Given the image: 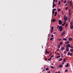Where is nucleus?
Here are the masks:
<instances>
[{"mask_svg": "<svg viewBox=\"0 0 73 73\" xmlns=\"http://www.w3.org/2000/svg\"><path fill=\"white\" fill-rule=\"evenodd\" d=\"M69 15H70V12H69Z\"/></svg>", "mask_w": 73, "mask_h": 73, "instance_id": "obj_59", "label": "nucleus"}, {"mask_svg": "<svg viewBox=\"0 0 73 73\" xmlns=\"http://www.w3.org/2000/svg\"><path fill=\"white\" fill-rule=\"evenodd\" d=\"M64 40V41H66V38H64L63 39Z\"/></svg>", "mask_w": 73, "mask_h": 73, "instance_id": "obj_32", "label": "nucleus"}, {"mask_svg": "<svg viewBox=\"0 0 73 73\" xmlns=\"http://www.w3.org/2000/svg\"><path fill=\"white\" fill-rule=\"evenodd\" d=\"M58 73H61V72H60V71H59L58 72Z\"/></svg>", "mask_w": 73, "mask_h": 73, "instance_id": "obj_64", "label": "nucleus"}, {"mask_svg": "<svg viewBox=\"0 0 73 73\" xmlns=\"http://www.w3.org/2000/svg\"><path fill=\"white\" fill-rule=\"evenodd\" d=\"M58 23L59 25H61V24H62V21L60 20L58 21Z\"/></svg>", "mask_w": 73, "mask_h": 73, "instance_id": "obj_2", "label": "nucleus"}, {"mask_svg": "<svg viewBox=\"0 0 73 73\" xmlns=\"http://www.w3.org/2000/svg\"><path fill=\"white\" fill-rule=\"evenodd\" d=\"M53 38H51L50 39V40H53Z\"/></svg>", "mask_w": 73, "mask_h": 73, "instance_id": "obj_38", "label": "nucleus"}, {"mask_svg": "<svg viewBox=\"0 0 73 73\" xmlns=\"http://www.w3.org/2000/svg\"><path fill=\"white\" fill-rule=\"evenodd\" d=\"M45 52L46 53H47L48 52V51H47V50H46Z\"/></svg>", "mask_w": 73, "mask_h": 73, "instance_id": "obj_42", "label": "nucleus"}, {"mask_svg": "<svg viewBox=\"0 0 73 73\" xmlns=\"http://www.w3.org/2000/svg\"><path fill=\"white\" fill-rule=\"evenodd\" d=\"M70 19H69V21H68L69 23V22H70Z\"/></svg>", "mask_w": 73, "mask_h": 73, "instance_id": "obj_46", "label": "nucleus"}, {"mask_svg": "<svg viewBox=\"0 0 73 73\" xmlns=\"http://www.w3.org/2000/svg\"><path fill=\"white\" fill-rule=\"evenodd\" d=\"M70 5L72 6V2L71 1H70Z\"/></svg>", "mask_w": 73, "mask_h": 73, "instance_id": "obj_8", "label": "nucleus"}, {"mask_svg": "<svg viewBox=\"0 0 73 73\" xmlns=\"http://www.w3.org/2000/svg\"><path fill=\"white\" fill-rule=\"evenodd\" d=\"M63 34H64V35H65V31H64L63 32Z\"/></svg>", "mask_w": 73, "mask_h": 73, "instance_id": "obj_45", "label": "nucleus"}, {"mask_svg": "<svg viewBox=\"0 0 73 73\" xmlns=\"http://www.w3.org/2000/svg\"><path fill=\"white\" fill-rule=\"evenodd\" d=\"M52 17H53V15H54V11H53V9H52Z\"/></svg>", "mask_w": 73, "mask_h": 73, "instance_id": "obj_9", "label": "nucleus"}, {"mask_svg": "<svg viewBox=\"0 0 73 73\" xmlns=\"http://www.w3.org/2000/svg\"><path fill=\"white\" fill-rule=\"evenodd\" d=\"M70 52H73V49H70Z\"/></svg>", "mask_w": 73, "mask_h": 73, "instance_id": "obj_18", "label": "nucleus"}, {"mask_svg": "<svg viewBox=\"0 0 73 73\" xmlns=\"http://www.w3.org/2000/svg\"><path fill=\"white\" fill-rule=\"evenodd\" d=\"M65 6H67V4H66L65 5Z\"/></svg>", "mask_w": 73, "mask_h": 73, "instance_id": "obj_62", "label": "nucleus"}, {"mask_svg": "<svg viewBox=\"0 0 73 73\" xmlns=\"http://www.w3.org/2000/svg\"><path fill=\"white\" fill-rule=\"evenodd\" d=\"M50 59H49V58L48 59V61H50Z\"/></svg>", "mask_w": 73, "mask_h": 73, "instance_id": "obj_63", "label": "nucleus"}, {"mask_svg": "<svg viewBox=\"0 0 73 73\" xmlns=\"http://www.w3.org/2000/svg\"><path fill=\"white\" fill-rule=\"evenodd\" d=\"M70 47L71 49H73V46H71Z\"/></svg>", "mask_w": 73, "mask_h": 73, "instance_id": "obj_28", "label": "nucleus"}, {"mask_svg": "<svg viewBox=\"0 0 73 73\" xmlns=\"http://www.w3.org/2000/svg\"><path fill=\"white\" fill-rule=\"evenodd\" d=\"M48 53H49V51L47 52V54H48Z\"/></svg>", "mask_w": 73, "mask_h": 73, "instance_id": "obj_55", "label": "nucleus"}, {"mask_svg": "<svg viewBox=\"0 0 73 73\" xmlns=\"http://www.w3.org/2000/svg\"><path fill=\"white\" fill-rule=\"evenodd\" d=\"M53 57V56H50V57H51V58H52V57Z\"/></svg>", "mask_w": 73, "mask_h": 73, "instance_id": "obj_47", "label": "nucleus"}, {"mask_svg": "<svg viewBox=\"0 0 73 73\" xmlns=\"http://www.w3.org/2000/svg\"><path fill=\"white\" fill-rule=\"evenodd\" d=\"M68 7H66V10H67V9H68Z\"/></svg>", "mask_w": 73, "mask_h": 73, "instance_id": "obj_35", "label": "nucleus"}, {"mask_svg": "<svg viewBox=\"0 0 73 73\" xmlns=\"http://www.w3.org/2000/svg\"><path fill=\"white\" fill-rule=\"evenodd\" d=\"M53 5H54V7H56V4H53Z\"/></svg>", "mask_w": 73, "mask_h": 73, "instance_id": "obj_43", "label": "nucleus"}, {"mask_svg": "<svg viewBox=\"0 0 73 73\" xmlns=\"http://www.w3.org/2000/svg\"><path fill=\"white\" fill-rule=\"evenodd\" d=\"M66 21H65L64 22V23L62 25V26H64V25H65L66 23Z\"/></svg>", "mask_w": 73, "mask_h": 73, "instance_id": "obj_7", "label": "nucleus"}, {"mask_svg": "<svg viewBox=\"0 0 73 73\" xmlns=\"http://www.w3.org/2000/svg\"><path fill=\"white\" fill-rule=\"evenodd\" d=\"M57 29H58L60 32H62L63 31V27L60 26H58L57 27Z\"/></svg>", "mask_w": 73, "mask_h": 73, "instance_id": "obj_1", "label": "nucleus"}, {"mask_svg": "<svg viewBox=\"0 0 73 73\" xmlns=\"http://www.w3.org/2000/svg\"><path fill=\"white\" fill-rule=\"evenodd\" d=\"M64 35V33H62L61 34V36H63Z\"/></svg>", "mask_w": 73, "mask_h": 73, "instance_id": "obj_51", "label": "nucleus"}, {"mask_svg": "<svg viewBox=\"0 0 73 73\" xmlns=\"http://www.w3.org/2000/svg\"><path fill=\"white\" fill-rule=\"evenodd\" d=\"M54 5H52V8H54Z\"/></svg>", "mask_w": 73, "mask_h": 73, "instance_id": "obj_58", "label": "nucleus"}, {"mask_svg": "<svg viewBox=\"0 0 73 73\" xmlns=\"http://www.w3.org/2000/svg\"><path fill=\"white\" fill-rule=\"evenodd\" d=\"M69 48H68V47L67 46L66 49V51L67 52H69Z\"/></svg>", "mask_w": 73, "mask_h": 73, "instance_id": "obj_5", "label": "nucleus"}, {"mask_svg": "<svg viewBox=\"0 0 73 73\" xmlns=\"http://www.w3.org/2000/svg\"><path fill=\"white\" fill-rule=\"evenodd\" d=\"M68 55H69L70 56H72L73 54H72V53H71L70 52H68Z\"/></svg>", "mask_w": 73, "mask_h": 73, "instance_id": "obj_6", "label": "nucleus"}, {"mask_svg": "<svg viewBox=\"0 0 73 73\" xmlns=\"http://www.w3.org/2000/svg\"><path fill=\"white\" fill-rule=\"evenodd\" d=\"M67 19H68V17H66V16L64 17V20L65 21H67Z\"/></svg>", "mask_w": 73, "mask_h": 73, "instance_id": "obj_3", "label": "nucleus"}, {"mask_svg": "<svg viewBox=\"0 0 73 73\" xmlns=\"http://www.w3.org/2000/svg\"><path fill=\"white\" fill-rule=\"evenodd\" d=\"M71 46V45L69 44H68L66 46V47H68V48H70Z\"/></svg>", "mask_w": 73, "mask_h": 73, "instance_id": "obj_4", "label": "nucleus"}, {"mask_svg": "<svg viewBox=\"0 0 73 73\" xmlns=\"http://www.w3.org/2000/svg\"><path fill=\"white\" fill-rule=\"evenodd\" d=\"M64 54H66V52L64 51Z\"/></svg>", "mask_w": 73, "mask_h": 73, "instance_id": "obj_23", "label": "nucleus"}, {"mask_svg": "<svg viewBox=\"0 0 73 73\" xmlns=\"http://www.w3.org/2000/svg\"><path fill=\"white\" fill-rule=\"evenodd\" d=\"M53 4H54V1H53V2L52 3Z\"/></svg>", "mask_w": 73, "mask_h": 73, "instance_id": "obj_53", "label": "nucleus"}, {"mask_svg": "<svg viewBox=\"0 0 73 73\" xmlns=\"http://www.w3.org/2000/svg\"><path fill=\"white\" fill-rule=\"evenodd\" d=\"M63 62H66V59H65V58H64L63 60Z\"/></svg>", "mask_w": 73, "mask_h": 73, "instance_id": "obj_13", "label": "nucleus"}, {"mask_svg": "<svg viewBox=\"0 0 73 73\" xmlns=\"http://www.w3.org/2000/svg\"><path fill=\"white\" fill-rule=\"evenodd\" d=\"M68 23H66V26H65L66 28V27H67V25H68Z\"/></svg>", "mask_w": 73, "mask_h": 73, "instance_id": "obj_26", "label": "nucleus"}, {"mask_svg": "<svg viewBox=\"0 0 73 73\" xmlns=\"http://www.w3.org/2000/svg\"><path fill=\"white\" fill-rule=\"evenodd\" d=\"M70 11H71V9H70L69 10V12H70Z\"/></svg>", "mask_w": 73, "mask_h": 73, "instance_id": "obj_30", "label": "nucleus"}, {"mask_svg": "<svg viewBox=\"0 0 73 73\" xmlns=\"http://www.w3.org/2000/svg\"><path fill=\"white\" fill-rule=\"evenodd\" d=\"M61 38L59 40V41H61Z\"/></svg>", "mask_w": 73, "mask_h": 73, "instance_id": "obj_54", "label": "nucleus"}, {"mask_svg": "<svg viewBox=\"0 0 73 73\" xmlns=\"http://www.w3.org/2000/svg\"><path fill=\"white\" fill-rule=\"evenodd\" d=\"M63 66H62V64H60L59 66V67H60V68H62Z\"/></svg>", "mask_w": 73, "mask_h": 73, "instance_id": "obj_12", "label": "nucleus"}, {"mask_svg": "<svg viewBox=\"0 0 73 73\" xmlns=\"http://www.w3.org/2000/svg\"><path fill=\"white\" fill-rule=\"evenodd\" d=\"M71 14H72V12H71L70 14V17H71Z\"/></svg>", "mask_w": 73, "mask_h": 73, "instance_id": "obj_37", "label": "nucleus"}, {"mask_svg": "<svg viewBox=\"0 0 73 73\" xmlns=\"http://www.w3.org/2000/svg\"><path fill=\"white\" fill-rule=\"evenodd\" d=\"M63 56V53H62L61 54V57H62V56Z\"/></svg>", "mask_w": 73, "mask_h": 73, "instance_id": "obj_48", "label": "nucleus"}, {"mask_svg": "<svg viewBox=\"0 0 73 73\" xmlns=\"http://www.w3.org/2000/svg\"><path fill=\"white\" fill-rule=\"evenodd\" d=\"M53 27H51V31L53 30Z\"/></svg>", "mask_w": 73, "mask_h": 73, "instance_id": "obj_27", "label": "nucleus"}, {"mask_svg": "<svg viewBox=\"0 0 73 73\" xmlns=\"http://www.w3.org/2000/svg\"><path fill=\"white\" fill-rule=\"evenodd\" d=\"M58 17H60V15H59L58 16Z\"/></svg>", "mask_w": 73, "mask_h": 73, "instance_id": "obj_61", "label": "nucleus"}, {"mask_svg": "<svg viewBox=\"0 0 73 73\" xmlns=\"http://www.w3.org/2000/svg\"><path fill=\"white\" fill-rule=\"evenodd\" d=\"M58 49H60V45L59 44L58 46Z\"/></svg>", "mask_w": 73, "mask_h": 73, "instance_id": "obj_17", "label": "nucleus"}, {"mask_svg": "<svg viewBox=\"0 0 73 73\" xmlns=\"http://www.w3.org/2000/svg\"><path fill=\"white\" fill-rule=\"evenodd\" d=\"M57 14V12H55V15H54V16L55 17V16H56V15Z\"/></svg>", "mask_w": 73, "mask_h": 73, "instance_id": "obj_14", "label": "nucleus"}, {"mask_svg": "<svg viewBox=\"0 0 73 73\" xmlns=\"http://www.w3.org/2000/svg\"><path fill=\"white\" fill-rule=\"evenodd\" d=\"M57 54L58 55H60V54H59V53H57Z\"/></svg>", "mask_w": 73, "mask_h": 73, "instance_id": "obj_52", "label": "nucleus"}, {"mask_svg": "<svg viewBox=\"0 0 73 73\" xmlns=\"http://www.w3.org/2000/svg\"><path fill=\"white\" fill-rule=\"evenodd\" d=\"M60 10H61V9H59L58 10V12H60Z\"/></svg>", "mask_w": 73, "mask_h": 73, "instance_id": "obj_40", "label": "nucleus"}, {"mask_svg": "<svg viewBox=\"0 0 73 73\" xmlns=\"http://www.w3.org/2000/svg\"><path fill=\"white\" fill-rule=\"evenodd\" d=\"M62 60V58H61L58 61H60Z\"/></svg>", "mask_w": 73, "mask_h": 73, "instance_id": "obj_20", "label": "nucleus"}, {"mask_svg": "<svg viewBox=\"0 0 73 73\" xmlns=\"http://www.w3.org/2000/svg\"><path fill=\"white\" fill-rule=\"evenodd\" d=\"M51 65H54V64H53V63H52L51 64Z\"/></svg>", "mask_w": 73, "mask_h": 73, "instance_id": "obj_56", "label": "nucleus"}, {"mask_svg": "<svg viewBox=\"0 0 73 73\" xmlns=\"http://www.w3.org/2000/svg\"><path fill=\"white\" fill-rule=\"evenodd\" d=\"M62 42H61L60 43V45H62Z\"/></svg>", "mask_w": 73, "mask_h": 73, "instance_id": "obj_25", "label": "nucleus"}, {"mask_svg": "<svg viewBox=\"0 0 73 73\" xmlns=\"http://www.w3.org/2000/svg\"><path fill=\"white\" fill-rule=\"evenodd\" d=\"M62 65H64V64H65V62H63V63H62Z\"/></svg>", "mask_w": 73, "mask_h": 73, "instance_id": "obj_44", "label": "nucleus"}, {"mask_svg": "<svg viewBox=\"0 0 73 73\" xmlns=\"http://www.w3.org/2000/svg\"><path fill=\"white\" fill-rule=\"evenodd\" d=\"M60 4H61V2H60V1H59V2H58L59 5H60Z\"/></svg>", "mask_w": 73, "mask_h": 73, "instance_id": "obj_21", "label": "nucleus"}, {"mask_svg": "<svg viewBox=\"0 0 73 73\" xmlns=\"http://www.w3.org/2000/svg\"><path fill=\"white\" fill-rule=\"evenodd\" d=\"M66 67H68L69 66V63H68L66 65H65Z\"/></svg>", "mask_w": 73, "mask_h": 73, "instance_id": "obj_10", "label": "nucleus"}, {"mask_svg": "<svg viewBox=\"0 0 73 73\" xmlns=\"http://www.w3.org/2000/svg\"><path fill=\"white\" fill-rule=\"evenodd\" d=\"M71 29H72L73 28V26L72 25H71Z\"/></svg>", "mask_w": 73, "mask_h": 73, "instance_id": "obj_16", "label": "nucleus"}, {"mask_svg": "<svg viewBox=\"0 0 73 73\" xmlns=\"http://www.w3.org/2000/svg\"><path fill=\"white\" fill-rule=\"evenodd\" d=\"M70 24H71V25H72V24H73V21H72L71 22V23Z\"/></svg>", "mask_w": 73, "mask_h": 73, "instance_id": "obj_39", "label": "nucleus"}, {"mask_svg": "<svg viewBox=\"0 0 73 73\" xmlns=\"http://www.w3.org/2000/svg\"><path fill=\"white\" fill-rule=\"evenodd\" d=\"M64 47H63L62 48V51H63L64 50Z\"/></svg>", "mask_w": 73, "mask_h": 73, "instance_id": "obj_22", "label": "nucleus"}, {"mask_svg": "<svg viewBox=\"0 0 73 73\" xmlns=\"http://www.w3.org/2000/svg\"><path fill=\"white\" fill-rule=\"evenodd\" d=\"M45 61H47V60H48V59H47V58H46V59H45Z\"/></svg>", "mask_w": 73, "mask_h": 73, "instance_id": "obj_49", "label": "nucleus"}, {"mask_svg": "<svg viewBox=\"0 0 73 73\" xmlns=\"http://www.w3.org/2000/svg\"><path fill=\"white\" fill-rule=\"evenodd\" d=\"M66 0H65L64 1V4H65L66 3Z\"/></svg>", "mask_w": 73, "mask_h": 73, "instance_id": "obj_31", "label": "nucleus"}, {"mask_svg": "<svg viewBox=\"0 0 73 73\" xmlns=\"http://www.w3.org/2000/svg\"><path fill=\"white\" fill-rule=\"evenodd\" d=\"M69 43V42L67 41L66 42V44H68Z\"/></svg>", "mask_w": 73, "mask_h": 73, "instance_id": "obj_33", "label": "nucleus"}, {"mask_svg": "<svg viewBox=\"0 0 73 73\" xmlns=\"http://www.w3.org/2000/svg\"><path fill=\"white\" fill-rule=\"evenodd\" d=\"M68 72V70L66 69L65 70V72Z\"/></svg>", "mask_w": 73, "mask_h": 73, "instance_id": "obj_34", "label": "nucleus"}, {"mask_svg": "<svg viewBox=\"0 0 73 73\" xmlns=\"http://www.w3.org/2000/svg\"><path fill=\"white\" fill-rule=\"evenodd\" d=\"M53 36H54V35H52L51 37H53Z\"/></svg>", "mask_w": 73, "mask_h": 73, "instance_id": "obj_50", "label": "nucleus"}, {"mask_svg": "<svg viewBox=\"0 0 73 73\" xmlns=\"http://www.w3.org/2000/svg\"><path fill=\"white\" fill-rule=\"evenodd\" d=\"M69 41H72V38L71 37H70L69 38Z\"/></svg>", "mask_w": 73, "mask_h": 73, "instance_id": "obj_11", "label": "nucleus"}, {"mask_svg": "<svg viewBox=\"0 0 73 73\" xmlns=\"http://www.w3.org/2000/svg\"><path fill=\"white\" fill-rule=\"evenodd\" d=\"M64 1V0H61V1L62 2H63V1Z\"/></svg>", "mask_w": 73, "mask_h": 73, "instance_id": "obj_60", "label": "nucleus"}, {"mask_svg": "<svg viewBox=\"0 0 73 73\" xmlns=\"http://www.w3.org/2000/svg\"><path fill=\"white\" fill-rule=\"evenodd\" d=\"M56 21V19H53L52 20V22H54V21Z\"/></svg>", "mask_w": 73, "mask_h": 73, "instance_id": "obj_19", "label": "nucleus"}, {"mask_svg": "<svg viewBox=\"0 0 73 73\" xmlns=\"http://www.w3.org/2000/svg\"><path fill=\"white\" fill-rule=\"evenodd\" d=\"M56 33L54 32V33H53V34H54H54H56Z\"/></svg>", "mask_w": 73, "mask_h": 73, "instance_id": "obj_57", "label": "nucleus"}, {"mask_svg": "<svg viewBox=\"0 0 73 73\" xmlns=\"http://www.w3.org/2000/svg\"><path fill=\"white\" fill-rule=\"evenodd\" d=\"M49 70V68H46V70Z\"/></svg>", "mask_w": 73, "mask_h": 73, "instance_id": "obj_24", "label": "nucleus"}, {"mask_svg": "<svg viewBox=\"0 0 73 73\" xmlns=\"http://www.w3.org/2000/svg\"><path fill=\"white\" fill-rule=\"evenodd\" d=\"M60 57H61V56H57L56 57V58H60Z\"/></svg>", "mask_w": 73, "mask_h": 73, "instance_id": "obj_15", "label": "nucleus"}, {"mask_svg": "<svg viewBox=\"0 0 73 73\" xmlns=\"http://www.w3.org/2000/svg\"><path fill=\"white\" fill-rule=\"evenodd\" d=\"M57 50H58V51H59V52H60V49H59V48H58L57 49Z\"/></svg>", "mask_w": 73, "mask_h": 73, "instance_id": "obj_36", "label": "nucleus"}, {"mask_svg": "<svg viewBox=\"0 0 73 73\" xmlns=\"http://www.w3.org/2000/svg\"><path fill=\"white\" fill-rule=\"evenodd\" d=\"M51 68L52 69H54V67H53V66H51Z\"/></svg>", "mask_w": 73, "mask_h": 73, "instance_id": "obj_29", "label": "nucleus"}, {"mask_svg": "<svg viewBox=\"0 0 73 73\" xmlns=\"http://www.w3.org/2000/svg\"><path fill=\"white\" fill-rule=\"evenodd\" d=\"M56 11V9H54L53 10V11Z\"/></svg>", "mask_w": 73, "mask_h": 73, "instance_id": "obj_41", "label": "nucleus"}]
</instances>
